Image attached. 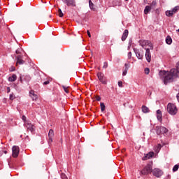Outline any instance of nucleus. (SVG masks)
Instances as JSON below:
<instances>
[{
    "label": "nucleus",
    "instance_id": "1",
    "mask_svg": "<svg viewBox=\"0 0 179 179\" xmlns=\"http://www.w3.org/2000/svg\"><path fill=\"white\" fill-rule=\"evenodd\" d=\"M159 76L164 78V85H167V83H171L174 80V78L178 76V70L172 69L169 72L161 71H159Z\"/></svg>",
    "mask_w": 179,
    "mask_h": 179
},
{
    "label": "nucleus",
    "instance_id": "2",
    "mask_svg": "<svg viewBox=\"0 0 179 179\" xmlns=\"http://www.w3.org/2000/svg\"><path fill=\"white\" fill-rule=\"evenodd\" d=\"M166 110L170 115H176L178 113V108L174 103H169L166 106Z\"/></svg>",
    "mask_w": 179,
    "mask_h": 179
},
{
    "label": "nucleus",
    "instance_id": "3",
    "mask_svg": "<svg viewBox=\"0 0 179 179\" xmlns=\"http://www.w3.org/2000/svg\"><path fill=\"white\" fill-rule=\"evenodd\" d=\"M152 169L153 167L152 165L148 164L143 169V170H141V174H142V176H148V174H150L153 172Z\"/></svg>",
    "mask_w": 179,
    "mask_h": 179
},
{
    "label": "nucleus",
    "instance_id": "4",
    "mask_svg": "<svg viewBox=\"0 0 179 179\" xmlns=\"http://www.w3.org/2000/svg\"><path fill=\"white\" fill-rule=\"evenodd\" d=\"M156 129L157 135H164V134H167V132H169V129L164 127L157 126Z\"/></svg>",
    "mask_w": 179,
    "mask_h": 179
},
{
    "label": "nucleus",
    "instance_id": "5",
    "mask_svg": "<svg viewBox=\"0 0 179 179\" xmlns=\"http://www.w3.org/2000/svg\"><path fill=\"white\" fill-rule=\"evenodd\" d=\"M97 78L102 85H107V78L104 76V73L101 72L97 73Z\"/></svg>",
    "mask_w": 179,
    "mask_h": 179
},
{
    "label": "nucleus",
    "instance_id": "6",
    "mask_svg": "<svg viewBox=\"0 0 179 179\" xmlns=\"http://www.w3.org/2000/svg\"><path fill=\"white\" fill-rule=\"evenodd\" d=\"M138 43H139L141 47H143V48L146 47V45H149L150 47L151 50H153V45H152V43H150V41H149L140 40L138 41Z\"/></svg>",
    "mask_w": 179,
    "mask_h": 179
},
{
    "label": "nucleus",
    "instance_id": "7",
    "mask_svg": "<svg viewBox=\"0 0 179 179\" xmlns=\"http://www.w3.org/2000/svg\"><path fill=\"white\" fill-rule=\"evenodd\" d=\"M152 175L157 178L162 177L163 176V171L159 169L155 168L152 170Z\"/></svg>",
    "mask_w": 179,
    "mask_h": 179
},
{
    "label": "nucleus",
    "instance_id": "8",
    "mask_svg": "<svg viewBox=\"0 0 179 179\" xmlns=\"http://www.w3.org/2000/svg\"><path fill=\"white\" fill-rule=\"evenodd\" d=\"M62 2L68 6H72L73 8L76 6V1L75 0H62Z\"/></svg>",
    "mask_w": 179,
    "mask_h": 179
},
{
    "label": "nucleus",
    "instance_id": "9",
    "mask_svg": "<svg viewBox=\"0 0 179 179\" xmlns=\"http://www.w3.org/2000/svg\"><path fill=\"white\" fill-rule=\"evenodd\" d=\"M145 50L146 61H148V62H150V61H152V53H150V49L145 48Z\"/></svg>",
    "mask_w": 179,
    "mask_h": 179
},
{
    "label": "nucleus",
    "instance_id": "10",
    "mask_svg": "<svg viewBox=\"0 0 179 179\" xmlns=\"http://www.w3.org/2000/svg\"><path fill=\"white\" fill-rule=\"evenodd\" d=\"M25 127L27 128L28 131H30V132L33 133L34 131H36V126L32 124L31 123H26Z\"/></svg>",
    "mask_w": 179,
    "mask_h": 179
},
{
    "label": "nucleus",
    "instance_id": "11",
    "mask_svg": "<svg viewBox=\"0 0 179 179\" xmlns=\"http://www.w3.org/2000/svg\"><path fill=\"white\" fill-rule=\"evenodd\" d=\"M19 147L14 145L13 147V157H17L19 156Z\"/></svg>",
    "mask_w": 179,
    "mask_h": 179
},
{
    "label": "nucleus",
    "instance_id": "12",
    "mask_svg": "<svg viewBox=\"0 0 179 179\" xmlns=\"http://www.w3.org/2000/svg\"><path fill=\"white\" fill-rule=\"evenodd\" d=\"M17 63L16 64H19V65H23L24 64V60H23V56L18 55L16 57Z\"/></svg>",
    "mask_w": 179,
    "mask_h": 179
},
{
    "label": "nucleus",
    "instance_id": "13",
    "mask_svg": "<svg viewBox=\"0 0 179 179\" xmlns=\"http://www.w3.org/2000/svg\"><path fill=\"white\" fill-rule=\"evenodd\" d=\"M134 51L138 58V59H143V54H141L139 50L134 48Z\"/></svg>",
    "mask_w": 179,
    "mask_h": 179
},
{
    "label": "nucleus",
    "instance_id": "14",
    "mask_svg": "<svg viewBox=\"0 0 179 179\" xmlns=\"http://www.w3.org/2000/svg\"><path fill=\"white\" fill-rule=\"evenodd\" d=\"M128 34H129V31H128V29H125L122 36V41H125L127 40Z\"/></svg>",
    "mask_w": 179,
    "mask_h": 179
},
{
    "label": "nucleus",
    "instance_id": "15",
    "mask_svg": "<svg viewBox=\"0 0 179 179\" xmlns=\"http://www.w3.org/2000/svg\"><path fill=\"white\" fill-rule=\"evenodd\" d=\"M155 156V153L153 152H149L144 157H143V160H148L149 159H151V157H153Z\"/></svg>",
    "mask_w": 179,
    "mask_h": 179
},
{
    "label": "nucleus",
    "instance_id": "16",
    "mask_svg": "<svg viewBox=\"0 0 179 179\" xmlns=\"http://www.w3.org/2000/svg\"><path fill=\"white\" fill-rule=\"evenodd\" d=\"M29 94L33 100L36 101L37 99H38V96L34 93V91H30Z\"/></svg>",
    "mask_w": 179,
    "mask_h": 179
},
{
    "label": "nucleus",
    "instance_id": "17",
    "mask_svg": "<svg viewBox=\"0 0 179 179\" xmlns=\"http://www.w3.org/2000/svg\"><path fill=\"white\" fill-rule=\"evenodd\" d=\"M17 79L16 74H13L12 76L8 77V82H15Z\"/></svg>",
    "mask_w": 179,
    "mask_h": 179
},
{
    "label": "nucleus",
    "instance_id": "18",
    "mask_svg": "<svg viewBox=\"0 0 179 179\" xmlns=\"http://www.w3.org/2000/svg\"><path fill=\"white\" fill-rule=\"evenodd\" d=\"M166 43L169 45H171V43H173V39L171 38V36H167L166 38Z\"/></svg>",
    "mask_w": 179,
    "mask_h": 179
},
{
    "label": "nucleus",
    "instance_id": "19",
    "mask_svg": "<svg viewBox=\"0 0 179 179\" xmlns=\"http://www.w3.org/2000/svg\"><path fill=\"white\" fill-rule=\"evenodd\" d=\"M141 108L143 113H144L145 114L150 113V110H149V108H148L146 106H143Z\"/></svg>",
    "mask_w": 179,
    "mask_h": 179
},
{
    "label": "nucleus",
    "instance_id": "20",
    "mask_svg": "<svg viewBox=\"0 0 179 179\" xmlns=\"http://www.w3.org/2000/svg\"><path fill=\"white\" fill-rule=\"evenodd\" d=\"M151 10H152V7H150V6H146L144 9L145 15H148V13H149Z\"/></svg>",
    "mask_w": 179,
    "mask_h": 179
},
{
    "label": "nucleus",
    "instance_id": "21",
    "mask_svg": "<svg viewBox=\"0 0 179 179\" xmlns=\"http://www.w3.org/2000/svg\"><path fill=\"white\" fill-rule=\"evenodd\" d=\"M162 149V144H157V146L155 148L154 150L156 153H159L160 150Z\"/></svg>",
    "mask_w": 179,
    "mask_h": 179
},
{
    "label": "nucleus",
    "instance_id": "22",
    "mask_svg": "<svg viewBox=\"0 0 179 179\" xmlns=\"http://www.w3.org/2000/svg\"><path fill=\"white\" fill-rule=\"evenodd\" d=\"M173 15H174V13L172 10L166 11V15L168 16V17H172Z\"/></svg>",
    "mask_w": 179,
    "mask_h": 179
},
{
    "label": "nucleus",
    "instance_id": "23",
    "mask_svg": "<svg viewBox=\"0 0 179 179\" xmlns=\"http://www.w3.org/2000/svg\"><path fill=\"white\" fill-rule=\"evenodd\" d=\"M89 6L92 10H94V4L92 2V0H89Z\"/></svg>",
    "mask_w": 179,
    "mask_h": 179
},
{
    "label": "nucleus",
    "instance_id": "24",
    "mask_svg": "<svg viewBox=\"0 0 179 179\" xmlns=\"http://www.w3.org/2000/svg\"><path fill=\"white\" fill-rule=\"evenodd\" d=\"M179 10V6H175L173 9H172V12L173 13V14L177 13V12H178Z\"/></svg>",
    "mask_w": 179,
    "mask_h": 179
},
{
    "label": "nucleus",
    "instance_id": "25",
    "mask_svg": "<svg viewBox=\"0 0 179 179\" xmlns=\"http://www.w3.org/2000/svg\"><path fill=\"white\" fill-rule=\"evenodd\" d=\"M49 138H54V130L50 129L48 133Z\"/></svg>",
    "mask_w": 179,
    "mask_h": 179
},
{
    "label": "nucleus",
    "instance_id": "26",
    "mask_svg": "<svg viewBox=\"0 0 179 179\" xmlns=\"http://www.w3.org/2000/svg\"><path fill=\"white\" fill-rule=\"evenodd\" d=\"M106 110V105L104 103H101V111L103 113Z\"/></svg>",
    "mask_w": 179,
    "mask_h": 179
},
{
    "label": "nucleus",
    "instance_id": "27",
    "mask_svg": "<svg viewBox=\"0 0 179 179\" xmlns=\"http://www.w3.org/2000/svg\"><path fill=\"white\" fill-rule=\"evenodd\" d=\"M52 80L51 79H48V80L43 82V85L44 86L47 85H50V83H51Z\"/></svg>",
    "mask_w": 179,
    "mask_h": 179
},
{
    "label": "nucleus",
    "instance_id": "28",
    "mask_svg": "<svg viewBox=\"0 0 179 179\" xmlns=\"http://www.w3.org/2000/svg\"><path fill=\"white\" fill-rule=\"evenodd\" d=\"M58 13H59V17H64V13H62V10H61V8H59Z\"/></svg>",
    "mask_w": 179,
    "mask_h": 179
},
{
    "label": "nucleus",
    "instance_id": "29",
    "mask_svg": "<svg viewBox=\"0 0 179 179\" xmlns=\"http://www.w3.org/2000/svg\"><path fill=\"white\" fill-rule=\"evenodd\" d=\"M157 3H156V1H153L150 4V8H156V5Z\"/></svg>",
    "mask_w": 179,
    "mask_h": 179
},
{
    "label": "nucleus",
    "instance_id": "30",
    "mask_svg": "<svg viewBox=\"0 0 179 179\" xmlns=\"http://www.w3.org/2000/svg\"><path fill=\"white\" fill-rule=\"evenodd\" d=\"M178 169H179V165H178V164H176V165H175V166H173V172H176V171H177L178 170Z\"/></svg>",
    "mask_w": 179,
    "mask_h": 179
},
{
    "label": "nucleus",
    "instance_id": "31",
    "mask_svg": "<svg viewBox=\"0 0 179 179\" xmlns=\"http://www.w3.org/2000/svg\"><path fill=\"white\" fill-rule=\"evenodd\" d=\"M144 71L145 75H149V73H150V69H149V68H145Z\"/></svg>",
    "mask_w": 179,
    "mask_h": 179
},
{
    "label": "nucleus",
    "instance_id": "32",
    "mask_svg": "<svg viewBox=\"0 0 179 179\" xmlns=\"http://www.w3.org/2000/svg\"><path fill=\"white\" fill-rule=\"evenodd\" d=\"M127 73H128V68H125L124 71L122 73V76H125L127 75Z\"/></svg>",
    "mask_w": 179,
    "mask_h": 179
},
{
    "label": "nucleus",
    "instance_id": "33",
    "mask_svg": "<svg viewBox=\"0 0 179 179\" xmlns=\"http://www.w3.org/2000/svg\"><path fill=\"white\" fill-rule=\"evenodd\" d=\"M62 88L64 89L65 93H69V90H68V87H65V85H62Z\"/></svg>",
    "mask_w": 179,
    "mask_h": 179
},
{
    "label": "nucleus",
    "instance_id": "34",
    "mask_svg": "<svg viewBox=\"0 0 179 179\" xmlns=\"http://www.w3.org/2000/svg\"><path fill=\"white\" fill-rule=\"evenodd\" d=\"M108 63L107 62H105L103 63V68L104 69H106V68H108Z\"/></svg>",
    "mask_w": 179,
    "mask_h": 179
},
{
    "label": "nucleus",
    "instance_id": "35",
    "mask_svg": "<svg viewBox=\"0 0 179 179\" xmlns=\"http://www.w3.org/2000/svg\"><path fill=\"white\" fill-rule=\"evenodd\" d=\"M157 118L158 121L162 122V115H157Z\"/></svg>",
    "mask_w": 179,
    "mask_h": 179
},
{
    "label": "nucleus",
    "instance_id": "36",
    "mask_svg": "<svg viewBox=\"0 0 179 179\" xmlns=\"http://www.w3.org/2000/svg\"><path fill=\"white\" fill-rule=\"evenodd\" d=\"M61 178L62 179H68V177L66 176V175L65 173H62Z\"/></svg>",
    "mask_w": 179,
    "mask_h": 179
},
{
    "label": "nucleus",
    "instance_id": "37",
    "mask_svg": "<svg viewBox=\"0 0 179 179\" xmlns=\"http://www.w3.org/2000/svg\"><path fill=\"white\" fill-rule=\"evenodd\" d=\"M10 100H15V96L13 95V93L10 94Z\"/></svg>",
    "mask_w": 179,
    "mask_h": 179
},
{
    "label": "nucleus",
    "instance_id": "38",
    "mask_svg": "<svg viewBox=\"0 0 179 179\" xmlns=\"http://www.w3.org/2000/svg\"><path fill=\"white\" fill-rule=\"evenodd\" d=\"M127 57H128V59H131V58H132V52H129L128 53Z\"/></svg>",
    "mask_w": 179,
    "mask_h": 179
},
{
    "label": "nucleus",
    "instance_id": "39",
    "mask_svg": "<svg viewBox=\"0 0 179 179\" xmlns=\"http://www.w3.org/2000/svg\"><path fill=\"white\" fill-rule=\"evenodd\" d=\"M21 51H22V48H18L16 51H15V52H16V54H20V52H21Z\"/></svg>",
    "mask_w": 179,
    "mask_h": 179
},
{
    "label": "nucleus",
    "instance_id": "40",
    "mask_svg": "<svg viewBox=\"0 0 179 179\" xmlns=\"http://www.w3.org/2000/svg\"><path fill=\"white\" fill-rule=\"evenodd\" d=\"M15 66H11V68H10V69H9L10 72H13V71H15Z\"/></svg>",
    "mask_w": 179,
    "mask_h": 179
},
{
    "label": "nucleus",
    "instance_id": "41",
    "mask_svg": "<svg viewBox=\"0 0 179 179\" xmlns=\"http://www.w3.org/2000/svg\"><path fill=\"white\" fill-rule=\"evenodd\" d=\"M119 87H122V81H118Z\"/></svg>",
    "mask_w": 179,
    "mask_h": 179
},
{
    "label": "nucleus",
    "instance_id": "42",
    "mask_svg": "<svg viewBox=\"0 0 179 179\" xmlns=\"http://www.w3.org/2000/svg\"><path fill=\"white\" fill-rule=\"evenodd\" d=\"M157 115H162V110H157Z\"/></svg>",
    "mask_w": 179,
    "mask_h": 179
},
{
    "label": "nucleus",
    "instance_id": "43",
    "mask_svg": "<svg viewBox=\"0 0 179 179\" xmlns=\"http://www.w3.org/2000/svg\"><path fill=\"white\" fill-rule=\"evenodd\" d=\"M96 101H100V100H101V97L97 96L96 97Z\"/></svg>",
    "mask_w": 179,
    "mask_h": 179
},
{
    "label": "nucleus",
    "instance_id": "44",
    "mask_svg": "<svg viewBox=\"0 0 179 179\" xmlns=\"http://www.w3.org/2000/svg\"><path fill=\"white\" fill-rule=\"evenodd\" d=\"M7 93H10V87H7Z\"/></svg>",
    "mask_w": 179,
    "mask_h": 179
},
{
    "label": "nucleus",
    "instance_id": "45",
    "mask_svg": "<svg viewBox=\"0 0 179 179\" xmlns=\"http://www.w3.org/2000/svg\"><path fill=\"white\" fill-rule=\"evenodd\" d=\"M87 33L88 36H89L90 38L92 37V35L90 34V31H87Z\"/></svg>",
    "mask_w": 179,
    "mask_h": 179
},
{
    "label": "nucleus",
    "instance_id": "46",
    "mask_svg": "<svg viewBox=\"0 0 179 179\" xmlns=\"http://www.w3.org/2000/svg\"><path fill=\"white\" fill-rule=\"evenodd\" d=\"M49 142L50 143L52 142V137H49Z\"/></svg>",
    "mask_w": 179,
    "mask_h": 179
},
{
    "label": "nucleus",
    "instance_id": "47",
    "mask_svg": "<svg viewBox=\"0 0 179 179\" xmlns=\"http://www.w3.org/2000/svg\"><path fill=\"white\" fill-rule=\"evenodd\" d=\"M124 66H125V68H128V69L129 68V65H128L127 64H125Z\"/></svg>",
    "mask_w": 179,
    "mask_h": 179
},
{
    "label": "nucleus",
    "instance_id": "48",
    "mask_svg": "<svg viewBox=\"0 0 179 179\" xmlns=\"http://www.w3.org/2000/svg\"><path fill=\"white\" fill-rule=\"evenodd\" d=\"M22 120L26 121V116H22Z\"/></svg>",
    "mask_w": 179,
    "mask_h": 179
},
{
    "label": "nucleus",
    "instance_id": "49",
    "mask_svg": "<svg viewBox=\"0 0 179 179\" xmlns=\"http://www.w3.org/2000/svg\"><path fill=\"white\" fill-rule=\"evenodd\" d=\"M4 153H5V154H7V153H8V152H7L6 150H5V151H4Z\"/></svg>",
    "mask_w": 179,
    "mask_h": 179
},
{
    "label": "nucleus",
    "instance_id": "50",
    "mask_svg": "<svg viewBox=\"0 0 179 179\" xmlns=\"http://www.w3.org/2000/svg\"><path fill=\"white\" fill-rule=\"evenodd\" d=\"M20 82H22V77L20 78Z\"/></svg>",
    "mask_w": 179,
    "mask_h": 179
},
{
    "label": "nucleus",
    "instance_id": "51",
    "mask_svg": "<svg viewBox=\"0 0 179 179\" xmlns=\"http://www.w3.org/2000/svg\"><path fill=\"white\" fill-rule=\"evenodd\" d=\"M125 1H129V0H125Z\"/></svg>",
    "mask_w": 179,
    "mask_h": 179
}]
</instances>
